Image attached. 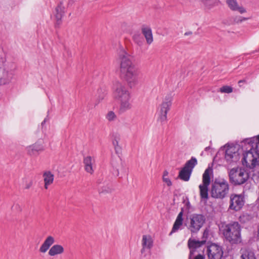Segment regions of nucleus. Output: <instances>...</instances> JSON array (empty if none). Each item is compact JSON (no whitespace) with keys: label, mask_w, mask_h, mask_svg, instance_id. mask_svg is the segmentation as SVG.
Masks as SVG:
<instances>
[{"label":"nucleus","mask_w":259,"mask_h":259,"mask_svg":"<svg viewBox=\"0 0 259 259\" xmlns=\"http://www.w3.org/2000/svg\"><path fill=\"white\" fill-rule=\"evenodd\" d=\"M119 58L120 60L121 75L132 87L138 83V74L135 66L131 60V56L123 49L119 52Z\"/></svg>","instance_id":"f257e3e1"},{"label":"nucleus","mask_w":259,"mask_h":259,"mask_svg":"<svg viewBox=\"0 0 259 259\" xmlns=\"http://www.w3.org/2000/svg\"><path fill=\"white\" fill-rule=\"evenodd\" d=\"M241 226L237 222H232L222 227L225 239L231 244H237L241 242Z\"/></svg>","instance_id":"f03ea898"},{"label":"nucleus","mask_w":259,"mask_h":259,"mask_svg":"<svg viewBox=\"0 0 259 259\" xmlns=\"http://www.w3.org/2000/svg\"><path fill=\"white\" fill-rule=\"evenodd\" d=\"M251 146L250 149L243 153L242 160V164L250 168H254L259 163V151H257L256 147L254 145L252 139H246L243 141Z\"/></svg>","instance_id":"7ed1b4c3"},{"label":"nucleus","mask_w":259,"mask_h":259,"mask_svg":"<svg viewBox=\"0 0 259 259\" xmlns=\"http://www.w3.org/2000/svg\"><path fill=\"white\" fill-rule=\"evenodd\" d=\"M229 190V186L224 179H215L211 184L210 194L212 198L223 199L227 195Z\"/></svg>","instance_id":"20e7f679"},{"label":"nucleus","mask_w":259,"mask_h":259,"mask_svg":"<svg viewBox=\"0 0 259 259\" xmlns=\"http://www.w3.org/2000/svg\"><path fill=\"white\" fill-rule=\"evenodd\" d=\"M205 217L202 214L194 213L188 219L185 223L188 229L192 233H197L202 227L205 222Z\"/></svg>","instance_id":"39448f33"},{"label":"nucleus","mask_w":259,"mask_h":259,"mask_svg":"<svg viewBox=\"0 0 259 259\" xmlns=\"http://www.w3.org/2000/svg\"><path fill=\"white\" fill-rule=\"evenodd\" d=\"M249 176L244 169L234 170L232 169L229 173L230 182L234 185L244 184L248 179Z\"/></svg>","instance_id":"423d86ee"},{"label":"nucleus","mask_w":259,"mask_h":259,"mask_svg":"<svg viewBox=\"0 0 259 259\" xmlns=\"http://www.w3.org/2000/svg\"><path fill=\"white\" fill-rule=\"evenodd\" d=\"M212 169L207 168L204 171L202 176V184L199 186L200 189V196L201 200L206 201L208 198V186L210 183V174L212 172Z\"/></svg>","instance_id":"0eeeda50"},{"label":"nucleus","mask_w":259,"mask_h":259,"mask_svg":"<svg viewBox=\"0 0 259 259\" xmlns=\"http://www.w3.org/2000/svg\"><path fill=\"white\" fill-rule=\"evenodd\" d=\"M113 97L114 99L120 101L125 99H131L130 92L126 87L120 82H116L113 89Z\"/></svg>","instance_id":"6e6552de"},{"label":"nucleus","mask_w":259,"mask_h":259,"mask_svg":"<svg viewBox=\"0 0 259 259\" xmlns=\"http://www.w3.org/2000/svg\"><path fill=\"white\" fill-rule=\"evenodd\" d=\"M172 98L171 94H167L160 105L159 120L161 122H164L167 120V113L171 106Z\"/></svg>","instance_id":"1a4fd4ad"},{"label":"nucleus","mask_w":259,"mask_h":259,"mask_svg":"<svg viewBox=\"0 0 259 259\" xmlns=\"http://www.w3.org/2000/svg\"><path fill=\"white\" fill-rule=\"evenodd\" d=\"M207 253L208 259H222L224 252L221 246L212 243L207 247Z\"/></svg>","instance_id":"9d476101"},{"label":"nucleus","mask_w":259,"mask_h":259,"mask_svg":"<svg viewBox=\"0 0 259 259\" xmlns=\"http://www.w3.org/2000/svg\"><path fill=\"white\" fill-rule=\"evenodd\" d=\"M244 198L241 195L232 194L230 196L229 208L235 211L239 210L244 205Z\"/></svg>","instance_id":"9b49d317"},{"label":"nucleus","mask_w":259,"mask_h":259,"mask_svg":"<svg viewBox=\"0 0 259 259\" xmlns=\"http://www.w3.org/2000/svg\"><path fill=\"white\" fill-rule=\"evenodd\" d=\"M225 159L229 164L235 163L240 159L239 153L235 151V148L231 147L227 148L225 151Z\"/></svg>","instance_id":"f8f14e48"},{"label":"nucleus","mask_w":259,"mask_h":259,"mask_svg":"<svg viewBox=\"0 0 259 259\" xmlns=\"http://www.w3.org/2000/svg\"><path fill=\"white\" fill-rule=\"evenodd\" d=\"M13 77V72L3 67H0V87L9 84Z\"/></svg>","instance_id":"ddd939ff"},{"label":"nucleus","mask_w":259,"mask_h":259,"mask_svg":"<svg viewBox=\"0 0 259 259\" xmlns=\"http://www.w3.org/2000/svg\"><path fill=\"white\" fill-rule=\"evenodd\" d=\"M65 8L63 6V2H60L55 9V16L56 20V27H59L62 23V18L65 13Z\"/></svg>","instance_id":"4468645a"},{"label":"nucleus","mask_w":259,"mask_h":259,"mask_svg":"<svg viewBox=\"0 0 259 259\" xmlns=\"http://www.w3.org/2000/svg\"><path fill=\"white\" fill-rule=\"evenodd\" d=\"M205 243V241H196L195 240L189 239L188 241V246L190 249L188 259H192V257L197 248L201 247Z\"/></svg>","instance_id":"2eb2a0df"},{"label":"nucleus","mask_w":259,"mask_h":259,"mask_svg":"<svg viewBox=\"0 0 259 259\" xmlns=\"http://www.w3.org/2000/svg\"><path fill=\"white\" fill-rule=\"evenodd\" d=\"M119 102V106L118 108V113L122 114L127 111L131 110L132 108V104L131 101V99H125L121 100Z\"/></svg>","instance_id":"dca6fc26"},{"label":"nucleus","mask_w":259,"mask_h":259,"mask_svg":"<svg viewBox=\"0 0 259 259\" xmlns=\"http://www.w3.org/2000/svg\"><path fill=\"white\" fill-rule=\"evenodd\" d=\"M43 150L42 145L37 142L26 148L28 154L31 156L37 155L39 152L42 151Z\"/></svg>","instance_id":"f3484780"},{"label":"nucleus","mask_w":259,"mask_h":259,"mask_svg":"<svg viewBox=\"0 0 259 259\" xmlns=\"http://www.w3.org/2000/svg\"><path fill=\"white\" fill-rule=\"evenodd\" d=\"M142 34L145 37L147 43L150 45L153 41V37L151 28L149 26L143 25L141 28Z\"/></svg>","instance_id":"a211bd4d"},{"label":"nucleus","mask_w":259,"mask_h":259,"mask_svg":"<svg viewBox=\"0 0 259 259\" xmlns=\"http://www.w3.org/2000/svg\"><path fill=\"white\" fill-rule=\"evenodd\" d=\"M184 210L182 208L181 211L178 214L177 219L173 225L171 231L169 235H171L173 233L177 232L180 228V227L183 225V215Z\"/></svg>","instance_id":"6ab92c4d"},{"label":"nucleus","mask_w":259,"mask_h":259,"mask_svg":"<svg viewBox=\"0 0 259 259\" xmlns=\"http://www.w3.org/2000/svg\"><path fill=\"white\" fill-rule=\"evenodd\" d=\"M95 162L94 159L90 156H88L84 157L83 158V164L84 165L85 170L91 174H92L94 172L93 168V164Z\"/></svg>","instance_id":"aec40b11"},{"label":"nucleus","mask_w":259,"mask_h":259,"mask_svg":"<svg viewBox=\"0 0 259 259\" xmlns=\"http://www.w3.org/2000/svg\"><path fill=\"white\" fill-rule=\"evenodd\" d=\"M54 238L51 236H48L39 248V251L41 253H45L54 243Z\"/></svg>","instance_id":"412c9836"},{"label":"nucleus","mask_w":259,"mask_h":259,"mask_svg":"<svg viewBox=\"0 0 259 259\" xmlns=\"http://www.w3.org/2000/svg\"><path fill=\"white\" fill-rule=\"evenodd\" d=\"M226 2L230 9L232 11H237L241 14L246 12L245 9L243 7L238 6L236 0H227Z\"/></svg>","instance_id":"4be33fe9"},{"label":"nucleus","mask_w":259,"mask_h":259,"mask_svg":"<svg viewBox=\"0 0 259 259\" xmlns=\"http://www.w3.org/2000/svg\"><path fill=\"white\" fill-rule=\"evenodd\" d=\"M43 178L45 182V188L48 189V186L53 183L54 176L50 171H46L43 174Z\"/></svg>","instance_id":"5701e85b"},{"label":"nucleus","mask_w":259,"mask_h":259,"mask_svg":"<svg viewBox=\"0 0 259 259\" xmlns=\"http://www.w3.org/2000/svg\"><path fill=\"white\" fill-rule=\"evenodd\" d=\"M63 247L59 244L53 245L49 251V255L50 256H55L57 254H60L64 252Z\"/></svg>","instance_id":"b1692460"},{"label":"nucleus","mask_w":259,"mask_h":259,"mask_svg":"<svg viewBox=\"0 0 259 259\" xmlns=\"http://www.w3.org/2000/svg\"><path fill=\"white\" fill-rule=\"evenodd\" d=\"M192 171L188 168L183 167L180 171L179 174V178L184 181H188L190 179Z\"/></svg>","instance_id":"393cba45"},{"label":"nucleus","mask_w":259,"mask_h":259,"mask_svg":"<svg viewBox=\"0 0 259 259\" xmlns=\"http://www.w3.org/2000/svg\"><path fill=\"white\" fill-rule=\"evenodd\" d=\"M97 183L98 184L99 193H107L111 192L112 189L109 184H106V185L101 186V180L100 179L97 180Z\"/></svg>","instance_id":"a878e982"},{"label":"nucleus","mask_w":259,"mask_h":259,"mask_svg":"<svg viewBox=\"0 0 259 259\" xmlns=\"http://www.w3.org/2000/svg\"><path fill=\"white\" fill-rule=\"evenodd\" d=\"M142 246L143 248L141 252H143L144 248H150L152 246V241L150 236L143 235L142 238Z\"/></svg>","instance_id":"bb28decb"},{"label":"nucleus","mask_w":259,"mask_h":259,"mask_svg":"<svg viewBox=\"0 0 259 259\" xmlns=\"http://www.w3.org/2000/svg\"><path fill=\"white\" fill-rule=\"evenodd\" d=\"M197 164V159L194 157H192L190 160L187 161L184 167L188 168L192 172L193 168Z\"/></svg>","instance_id":"cd10ccee"},{"label":"nucleus","mask_w":259,"mask_h":259,"mask_svg":"<svg viewBox=\"0 0 259 259\" xmlns=\"http://www.w3.org/2000/svg\"><path fill=\"white\" fill-rule=\"evenodd\" d=\"M201 2L208 9H210L220 3L219 0H201Z\"/></svg>","instance_id":"c85d7f7f"},{"label":"nucleus","mask_w":259,"mask_h":259,"mask_svg":"<svg viewBox=\"0 0 259 259\" xmlns=\"http://www.w3.org/2000/svg\"><path fill=\"white\" fill-rule=\"evenodd\" d=\"M241 259H256L254 252L250 250H246L241 256Z\"/></svg>","instance_id":"c756f323"},{"label":"nucleus","mask_w":259,"mask_h":259,"mask_svg":"<svg viewBox=\"0 0 259 259\" xmlns=\"http://www.w3.org/2000/svg\"><path fill=\"white\" fill-rule=\"evenodd\" d=\"M107 94L106 91L104 89H100L97 91V100L99 103L101 101L103 100Z\"/></svg>","instance_id":"7c9ffc66"},{"label":"nucleus","mask_w":259,"mask_h":259,"mask_svg":"<svg viewBox=\"0 0 259 259\" xmlns=\"http://www.w3.org/2000/svg\"><path fill=\"white\" fill-rule=\"evenodd\" d=\"M133 39L134 42L139 46H141L144 42L143 38L140 34L134 35Z\"/></svg>","instance_id":"2f4dec72"},{"label":"nucleus","mask_w":259,"mask_h":259,"mask_svg":"<svg viewBox=\"0 0 259 259\" xmlns=\"http://www.w3.org/2000/svg\"><path fill=\"white\" fill-rule=\"evenodd\" d=\"M220 92L222 93H231L233 92V88L229 85H224L220 89Z\"/></svg>","instance_id":"473e14b6"},{"label":"nucleus","mask_w":259,"mask_h":259,"mask_svg":"<svg viewBox=\"0 0 259 259\" xmlns=\"http://www.w3.org/2000/svg\"><path fill=\"white\" fill-rule=\"evenodd\" d=\"M112 144L114 147V149L116 153H119L121 151V147L118 145V141L117 139H114L112 141Z\"/></svg>","instance_id":"72a5a7b5"},{"label":"nucleus","mask_w":259,"mask_h":259,"mask_svg":"<svg viewBox=\"0 0 259 259\" xmlns=\"http://www.w3.org/2000/svg\"><path fill=\"white\" fill-rule=\"evenodd\" d=\"M106 118L108 121H112L116 118V115L113 111H110L107 114Z\"/></svg>","instance_id":"f704fd0d"},{"label":"nucleus","mask_w":259,"mask_h":259,"mask_svg":"<svg viewBox=\"0 0 259 259\" xmlns=\"http://www.w3.org/2000/svg\"><path fill=\"white\" fill-rule=\"evenodd\" d=\"M168 175V172L165 171L164 172L163 176V180L164 182H165L168 186H170L172 185L171 182L169 180V179L167 178V177L165 178V176Z\"/></svg>","instance_id":"c9c22d12"},{"label":"nucleus","mask_w":259,"mask_h":259,"mask_svg":"<svg viewBox=\"0 0 259 259\" xmlns=\"http://www.w3.org/2000/svg\"><path fill=\"white\" fill-rule=\"evenodd\" d=\"M254 142V145L256 147L257 151H259V135L256 138H251Z\"/></svg>","instance_id":"e433bc0d"},{"label":"nucleus","mask_w":259,"mask_h":259,"mask_svg":"<svg viewBox=\"0 0 259 259\" xmlns=\"http://www.w3.org/2000/svg\"><path fill=\"white\" fill-rule=\"evenodd\" d=\"M11 208L13 210H16V211H18V212L21 211V207H20V205L18 203L14 204L12 206Z\"/></svg>","instance_id":"4c0bfd02"},{"label":"nucleus","mask_w":259,"mask_h":259,"mask_svg":"<svg viewBox=\"0 0 259 259\" xmlns=\"http://www.w3.org/2000/svg\"><path fill=\"white\" fill-rule=\"evenodd\" d=\"M247 18H242V17H236L235 19V22H236L237 23H239V22H241L243 20H246Z\"/></svg>","instance_id":"58836bf2"},{"label":"nucleus","mask_w":259,"mask_h":259,"mask_svg":"<svg viewBox=\"0 0 259 259\" xmlns=\"http://www.w3.org/2000/svg\"><path fill=\"white\" fill-rule=\"evenodd\" d=\"M205 257L204 255L199 253L198 254L195 256L194 257H192V259H204Z\"/></svg>","instance_id":"ea45409f"},{"label":"nucleus","mask_w":259,"mask_h":259,"mask_svg":"<svg viewBox=\"0 0 259 259\" xmlns=\"http://www.w3.org/2000/svg\"><path fill=\"white\" fill-rule=\"evenodd\" d=\"M243 83H246V80L245 79H242V80H240L238 82V85L240 87H242V84H243Z\"/></svg>","instance_id":"a19ab883"},{"label":"nucleus","mask_w":259,"mask_h":259,"mask_svg":"<svg viewBox=\"0 0 259 259\" xmlns=\"http://www.w3.org/2000/svg\"><path fill=\"white\" fill-rule=\"evenodd\" d=\"M66 53H67V57L68 58L71 57L72 56L71 53V52L69 50H66Z\"/></svg>","instance_id":"79ce46f5"},{"label":"nucleus","mask_w":259,"mask_h":259,"mask_svg":"<svg viewBox=\"0 0 259 259\" xmlns=\"http://www.w3.org/2000/svg\"><path fill=\"white\" fill-rule=\"evenodd\" d=\"M113 167L116 169V176H118L119 175V168H118L117 166L113 165Z\"/></svg>","instance_id":"37998d69"},{"label":"nucleus","mask_w":259,"mask_h":259,"mask_svg":"<svg viewBox=\"0 0 259 259\" xmlns=\"http://www.w3.org/2000/svg\"><path fill=\"white\" fill-rule=\"evenodd\" d=\"M31 185H32V182H30L29 184L26 185L25 188L28 189L31 186Z\"/></svg>","instance_id":"c03bdc74"},{"label":"nucleus","mask_w":259,"mask_h":259,"mask_svg":"<svg viewBox=\"0 0 259 259\" xmlns=\"http://www.w3.org/2000/svg\"><path fill=\"white\" fill-rule=\"evenodd\" d=\"M192 32L191 31L186 32L185 33L184 35L186 36L192 34Z\"/></svg>","instance_id":"a18cd8bd"},{"label":"nucleus","mask_w":259,"mask_h":259,"mask_svg":"<svg viewBox=\"0 0 259 259\" xmlns=\"http://www.w3.org/2000/svg\"><path fill=\"white\" fill-rule=\"evenodd\" d=\"M210 149V147L208 146V147H207L205 148V151H208L209 149Z\"/></svg>","instance_id":"49530a36"},{"label":"nucleus","mask_w":259,"mask_h":259,"mask_svg":"<svg viewBox=\"0 0 259 259\" xmlns=\"http://www.w3.org/2000/svg\"><path fill=\"white\" fill-rule=\"evenodd\" d=\"M46 122V119H45L44 120L41 122V124L43 125Z\"/></svg>","instance_id":"de8ad7c7"},{"label":"nucleus","mask_w":259,"mask_h":259,"mask_svg":"<svg viewBox=\"0 0 259 259\" xmlns=\"http://www.w3.org/2000/svg\"><path fill=\"white\" fill-rule=\"evenodd\" d=\"M257 232H258L257 236H258V237L259 238V226H258V231H257Z\"/></svg>","instance_id":"09e8293b"}]
</instances>
